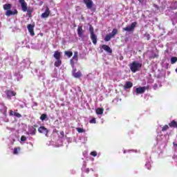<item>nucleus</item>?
<instances>
[{"mask_svg": "<svg viewBox=\"0 0 177 177\" xmlns=\"http://www.w3.org/2000/svg\"><path fill=\"white\" fill-rule=\"evenodd\" d=\"M102 49H104V50H105L106 52H107L108 53H112L113 50H111V48L105 44H103L102 46Z\"/></svg>", "mask_w": 177, "mask_h": 177, "instance_id": "nucleus-14", "label": "nucleus"}, {"mask_svg": "<svg viewBox=\"0 0 177 177\" xmlns=\"http://www.w3.org/2000/svg\"><path fill=\"white\" fill-rule=\"evenodd\" d=\"M99 156H100V153H98V157H99Z\"/></svg>", "mask_w": 177, "mask_h": 177, "instance_id": "nucleus-50", "label": "nucleus"}, {"mask_svg": "<svg viewBox=\"0 0 177 177\" xmlns=\"http://www.w3.org/2000/svg\"><path fill=\"white\" fill-rule=\"evenodd\" d=\"M111 38H113L111 37V35L110 34L106 35L104 37V41H106V42H109V41H110V39H111Z\"/></svg>", "mask_w": 177, "mask_h": 177, "instance_id": "nucleus-28", "label": "nucleus"}, {"mask_svg": "<svg viewBox=\"0 0 177 177\" xmlns=\"http://www.w3.org/2000/svg\"><path fill=\"white\" fill-rule=\"evenodd\" d=\"M36 132H37V129L35 127H32L29 128L30 135H35Z\"/></svg>", "mask_w": 177, "mask_h": 177, "instance_id": "nucleus-21", "label": "nucleus"}, {"mask_svg": "<svg viewBox=\"0 0 177 177\" xmlns=\"http://www.w3.org/2000/svg\"><path fill=\"white\" fill-rule=\"evenodd\" d=\"M169 126L171 128H177V122L175 120H172L170 123H169Z\"/></svg>", "mask_w": 177, "mask_h": 177, "instance_id": "nucleus-20", "label": "nucleus"}, {"mask_svg": "<svg viewBox=\"0 0 177 177\" xmlns=\"http://www.w3.org/2000/svg\"><path fill=\"white\" fill-rule=\"evenodd\" d=\"M77 35L80 37V38H82L84 35V30H82V27L79 26L77 28Z\"/></svg>", "mask_w": 177, "mask_h": 177, "instance_id": "nucleus-15", "label": "nucleus"}, {"mask_svg": "<svg viewBox=\"0 0 177 177\" xmlns=\"http://www.w3.org/2000/svg\"><path fill=\"white\" fill-rule=\"evenodd\" d=\"M15 15H17V10H8L6 12V16H13Z\"/></svg>", "mask_w": 177, "mask_h": 177, "instance_id": "nucleus-12", "label": "nucleus"}, {"mask_svg": "<svg viewBox=\"0 0 177 177\" xmlns=\"http://www.w3.org/2000/svg\"><path fill=\"white\" fill-rule=\"evenodd\" d=\"M173 146H174V149H177V141L176 140H175L173 142Z\"/></svg>", "mask_w": 177, "mask_h": 177, "instance_id": "nucleus-40", "label": "nucleus"}, {"mask_svg": "<svg viewBox=\"0 0 177 177\" xmlns=\"http://www.w3.org/2000/svg\"><path fill=\"white\" fill-rule=\"evenodd\" d=\"M145 167H146V168H147V169H150L151 168V161H148L145 164Z\"/></svg>", "mask_w": 177, "mask_h": 177, "instance_id": "nucleus-32", "label": "nucleus"}, {"mask_svg": "<svg viewBox=\"0 0 177 177\" xmlns=\"http://www.w3.org/2000/svg\"><path fill=\"white\" fill-rule=\"evenodd\" d=\"M35 106H37V103H35Z\"/></svg>", "mask_w": 177, "mask_h": 177, "instance_id": "nucleus-49", "label": "nucleus"}, {"mask_svg": "<svg viewBox=\"0 0 177 177\" xmlns=\"http://www.w3.org/2000/svg\"><path fill=\"white\" fill-rule=\"evenodd\" d=\"M136 24H138V23L133 22L130 26L124 28L123 31H127L128 32H133V31L135 30V27H136Z\"/></svg>", "mask_w": 177, "mask_h": 177, "instance_id": "nucleus-5", "label": "nucleus"}, {"mask_svg": "<svg viewBox=\"0 0 177 177\" xmlns=\"http://www.w3.org/2000/svg\"><path fill=\"white\" fill-rule=\"evenodd\" d=\"M41 66H44L45 64V61H41Z\"/></svg>", "mask_w": 177, "mask_h": 177, "instance_id": "nucleus-45", "label": "nucleus"}, {"mask_svg": "<svg viewBox=\"0 0 177 177\" xmlns=\"http://www.w3.org/2000/svg\"><path fill=\"white\" fill-rule=\"evenodd\" d=\"M48 118V115H46V114L43 113L41 114V117H40V120L41 121H45V120H46V118Z\"/></svg>", "mask_w": 177, "mask_h": 177, "instance_id": "nucleus-31", "label": "nucleus"}, {"mask_svg": "<svg viewBox=\"0 0 177 177\" xmlns=\"http://www.w3.org/2000/svg\"><path fill=\"white\" fill-rule=\"evenodd\" d=\"M6 94L7 95V97L8 99H10V97L13 96H16V93L13 91L7 90L6 91Z\"/></svg>", "mask_w": 177, "mask_h": 177, "instance_id": "nucleus-9", "label": "nucleus"}, {"mask_svg": "<svg viewBox=\"0 0 177 177\" xmlns=\"http://www.w3.org/2000/svg\"><path fill=\"white\" fill-rule=\"evenodd\" d=\"M10 8H12V5L10 4H6L3 6L4 10H10Z\"/></svg>", "mask_w": 177, "mask_h": 177, "instance_id": "nucleus-26", "label": "nucleus"}, {"mask_svg": "<svg viewBox=\"0 0 177 177\" xmlns=\"http://www.w3.org/2000/svg\"><path fill=\"white\" fill-rule=\"evenodd\" d=\"M14 116L17 117V118H21V115L17 112H15V113H14Z\"/></svg>", "mask_w": 177, "mask_h": 177, "instance_id": "nucleus-38", "label": "nucleus"}, {"mask_svg": "<svg viewBox=\"0 0 177 177\" xmlns=\"http://www.w3.org/2000/svg\"><path fill=\"white\" fill-rule=\"evenodd\" d=\"M73 74L75 78H80L82 75V74L81 73V71L75 72V71H74Z\"/></svg>", "mask_w": 177, "mask_h": 177, "instance_id": "nucleus-19", "label": "nucleus"}, {"mask_svg": "<svg viewBox=\"0 0 177 177\" xmlns=\"http://www.w3.org/2000/svg\"><path fill=\"white\" fill-rule=\"evenodd\" d=\"M30 64V60L24 59L23 62L17 66V68L21 70V71H23L25 68H28Z\"/></svg>", "mask_w": 177, "mask_h": 177, "instance_id": "nucleus-4", "label": "nucleus"}, {"mask_svg": "<svg viewBox=\"0 0 177 177\" xmlns=\"http://www.w3.org/2000/svg\"><path fill=\"white\" fill-rule=\"evenodd\" d=\"M60 135H62V136H64V131H61L60 132Z\"/></svg>", "mask_w": 177, "mask_h": 177, "instance_id": "nucleus-46", "label": "nucleus"}, {"mask_svg": "<svg viewBox=\"0 0 177 177\" xmlns=\"http://www.w3.org/2000/svg\"><path fill=\"white\" fill-rule=\"evenodd\" d=\"M21 78H23V75L21 74H20V73L15 74V80L19 81V80H21Z\"/></svg>", "mask_w": 177, "mask_h": 177, "instance_id": "nucleus-23", "label": "nucleus"}, {"mask_svg": "<svg viewBox=\"0 0 177 177\" xmlns=\"http://www.w3.org/2000/svg\"><path fill=\"white\" fill-rule=\"evenodd\" d=\"M168 129H169V126L167 124L162 127V132H165V131H168Z\"/></svg>", "mask_w": 177, "mask_h": 177, "instance_id": "nucleus-33", "label": "nucleus"}, {"mask_svg": "<svg viewBox=\"0 0 177 177\" xmlns=\"http://www.w3.org/2000/svg\"><path fill=\"white\" fill-rule=\"evenodd\" d=\"M171 64H175L177 62V57H172L170 59Z\"/></svg>", "mask_w": 177, "mask_h": 177, "instance_id": "nucleus-30", "label": "nucleus"}, {"mask_svg": "<svg viewBox=\"0 0 177 177\" xmlns=\"http://www.w3.org/2000/svg\"><path fill=\"white\" fill-rule=\"evenodd\" d=\"M76 131H77V132H78L79 133H85V132H86V130H85V129H82V128H80V127H77V128H76Z\"/></svg>", "mask_w": 177, "mask_h": 177, "instance_id": "nucleus-25", "label": "nucleus"}, {"mask_svg": "<svg viewBox=\"0 0 177 177\" xmlns=\"http://www.w3.org/2000/svg\"><path fill=\"white\" fill-rule=\"evenodd\" d=\"M39 77H45V73L44 72L41 73L40 74H38Z\"/></svg>", "mask_w": 177, "mask_h": 177, "instance_id": "nucleus-41", "label": "nucleus"}, {"mask_svg": "<svg viewBox=\"0 0 177 177\" xmlns=\"http://www.w3.org/2000/svg\"><path fill=\"white\" fill-rule=\"evenodd\" d=\"M89 31H90V38L91 41H93V44L94 45H96L97 44V35L95 34V30L93 29V26H89Z\"/></svg>", "mask_w": 177, "mask_h": 177, "instance_id": "nucleus-3", "label": "nucleus"}, {"mask_svg": "<svg viewBox=\"0 0 177 177\" xmlns=\"http://www.w3.org/2000/svg\"><path fill=\"white\" fill-rule=\"evenodd\" d=\"M27 140V137L26 136H22L21 137V145H24V142H26Z\"/></svg>", "mask_w": 177, "mask_h": 177, "instance_id": "nucleus-27", "label": "nucleus"}, {"mask_svg": "<svg viewBox=\"0 0 177 177\" xmlns=\"http://www.w3.org/2000/svg\"><path fill=\"white\" fill-rule=\"evenodd\" d=\"M49 15H50V11H49V8H47L46 11L41 14V17L46 19V17H49Z\"/></svg>", "mask_w": 177, "mask_h": 177, "instance_id": "nucleus-13", "label": "nucleus"}, {"mask_svg": "<svg viewBox=\"0 0 177 177\" xmlns=\"http://www.w3.org/2000/svg\"><path fill=\"white\" fill-rule=\"evenodd\" d=\"M20 151V148H15L14 149V151H13V154H19V152Z\"/></svg>", "mask_w": 177, "mask_h": 177, "instance_id": "nucleus-35", "label": "nucleus"}, {"mask_svg": "<svg viewBox=\"0 0 177 177\" xmlns=\"http://www.w3.org/2000/svg\"><path fill=\"white\" fill-rule=\"evenodd\" d=\"M129 67L132 73H136L137 71H139L140 68H142V63L138 61H134L130 64Z\"/></svg>", "mask_w": 177, "mask_h": 177, "instance_id": "nucleus-1", "label": "nucleus"}, {"mask_svg": "<svg viewBox=\"0 0 177 177\" xmlns=\"http://www.w3.org/2000/svg\"><path fill=\"white\" fill-rule=\"evenodd\" d=\"M6 110H8V108L6 106H4V112L6 113Z\"/></svg>", "mask_w": 177, "mask_h": 177, "instance_id": "nucleus-47", "label": "nucleus"}, {"mask_svg": "<svg viewBox=\"0 0 177 177\" xmlns=\"http://www.w3.org/2000/svg\"><path fill=\"white\" fill-rule=\"evenodd\" d=\"M124 153H127V151L124 150Z\"/></svg>", "mask_w": 177, "mask_h": 177, "instance_id": "nucleus-48", "label": "nucleus"}, {"mask_svg": "<svg viewBox=\"0 0 177 177\" xmlns=\"http://www.w3.org/2000/svg\"><path fill=\"white\" fill-rule=\"evenodd\" d=\"M65 55L68 56V57H71L73 56V52L71 51H66Z\"/></svg>", "mask_w": 177, "mask_h": 177, "instance_id": "nucleus-34", "label": "nucleus"}, {"mask_svg": "<svg viewBox=\"0 0 177 177\" xmlns=\"http://www.w3.org/2000/svg\"><path fill=\"white\" fill-rule=\"evenodd\" d=\"M38 132H39V133H44L48 137V132H49V130H48L45 127L41 126L38 129Z\"/></svg>", "mask_w": 177, "mask_h": 177, "instance_id": "nucleus-7", "label": "nucleus"}, {"mask_svg": "<svg viewBox=\"0 0 177 177\" xmlns=\"http://www.w3.org/2000/svg\"><path fill=\"white\" fill-rule=\"evenodd\" d=\"M84 3L86 6L87 9H92L93 6V1L92 0H83Z\"/></svg>", "mask_w": 177, "mask_h": 177, "instance_id": "nucleus-8", "label": "nucleus"}, {"mask_svg": "<svg viewBox=\"0 0 177 177\" xmlns=\"http://www.w3.org/2000/svg\"><path fill=\"white\" fill-rule=\"evenodd\" d=\"M78 60V52L75 51L74 53V55L72 58V59H71V63L72 64V66H74V62H77Z\"/></svg>", "mask_w": 177, "mask_h": 177, "instance_id": "nucleus-11", "label": "nucleus"}, {"mask_svg": "<svg viewBox=\"0 0 177 177\" xmlns=\"http://www.w3.org/2000/svg\"><path fill=\"white\" fill-rule=\"evenodd\" d=\"M140 3H143L145 2V0H138Z\"/></svg>", "mask_w": 177, "mask_h": 177, "instance_id": "nucleus-44", "label": "nucleus"}, {"mask_svg": "<svg viewBox=\"0 0 177 177\" xmlns=\"http://www.w3.org/2000/svg\"><path fill=\"white\" fill-rule=\"evenodd\" d=\"M171 9H177V2H174L171 4Z\"/></svg>", "mask_w": 177, "mask_h": 177, "instance_id": "nucleus-36", "label": "nucleus"}, {"mask_svg": "<svg viewBox=\"0 0 177 177\" xmlns=\"http://www.w3.org/2000/svg\"><path fill=\"white\" fill-rule=\"evenodd\" d=\"M146 86H143V87H138L136 88V95H140L142 93H145V92H146Z\"/></svg>", "mask_w": 177, "mask_h": 177, "instance_id": "nucleus-6", "label": "nucleus"}, {"mask_svg": "<svg viewBox=\"0 0 177 177\" xmlns=\"http://www.w3.org/2000/svg\"><path fill=\"white\" fill-rule=\"evenodd\" d=\"M53 57H55V59H56V60H59V59L62 57V55L60 54V52H59V50H57L55 51Z\"/></svg>", "mask_w": 177, "mask_h": 177, "instance_id": "nucleus-17", "label": "nucleus"}, {"mask_svg": "<svg viewBox=\"0 0 177 177\" xmlns=\"http://www.w3.org/2000/svg\"><path fill=\"white\" fill-rule=\"evenodd\" d=\"M90 124H96V118H93L89 121Z\"/></svg>", "mask_w": 177, "mask_h": 177, "instance_id": "nucleus-39", "label": "nucleus"}, {"mask_svg": "<svg viewBox=\"0 0 177 177\" xmlns=\"http://www.w3.org/2000/svg\"><path fill=\"white\" fill-rule=\"evenodd\" d=\"M19 2L21 5V10L23 12H27L28 16H31V13H32V8H28L27 7V3L26 0H19Z\"/></svg>", "mask_w": 177, "mask_h": 177, "instance_id": "nucleus-2", "label": "nucleus"}, {"mask_svg": "<svg viewBox=\"0 0 177 177\" xmlns=\"http://www.w3.org/2000/svg\"><path fill=\"white\" fill-rule=\"evenodd\" d=\"M133 84L131 82H126L124 84V89H129V88H132Z\"/></svg>", "mask_w": 177, "mask_h": 177, "instance_id": "nucleus-18", "label": "nucleus"}, {"mask_svg": "<svg viewBox=\"0 0 177 177\" xmlns=\"http://www.w3.org/2000/svg\"><path fill=\"white\" fill-rule=\"evenodd\" d=\"M165 142V143H167V141H164Z\"/></svg>", "mask_w": 177, "mask_h": 177, "instance_id": "nucleus-51", "label": "nucleus"}, {"mask_svg": "<svg viewBox=\"0 0 177 177\" xmlns=\"http://www.w3.org/2000/svg\"><path fill=\"white\" fill-rule=\"evenodd\" d=\"M91 156H93V157H96L97 156V152L96 151H93L91 152Z\"/></svg>", "mask_w": 177, "mask_h": 177, "instance_id": "nucleus-37", "label": "nucleus"}, {"mask_svg": "<svg viewBox=\"0 0 177 177\" xmlns=\"http://www.w3.org/2000/svg\"><path fill=\"white\" fill-rule=\"evenodd\" d=\"M118 32V30H117V29H113V30H112V32L111 33H109L110 35H111V36L113 37V38H114V37H115V35H116V34Z\"/></svg>", "mask_w": 177, "mask_h": 177, "instance_id": "nucleus-22", "label": "nucleus"}, {"mask_svg": "<svg viewBox=\"0 0 177 177\" xmlns=\"http://www.w3.org/2000/svg\"><path fill=\"white\" fill-rule=\"evenodd\" d=\"M16 112H13V111H10V115H15Z\"/></svg>", "mask_w": 177, "mask_h": 177, "instance_id": "nucleus-42", "label": "nucleus"}, {"mask_svg": "<svg viewBox=\"0 0 177 177\" xmlns=\"http://www.w3.org/2000/svg\"><path fill=\"white\" fill-rule=\"evenodd\" d=\"M55 67H60L62 66V60L60 59H57V61L55 62Z\"/></svg>", "mask_w": 177, "mask_h": 177, "instance_id": "nucleus-24", "label": "nucleus"}, {"mask_svg": "<svg viewBox=\"0 0 177 177\" xmlns=\"http://www.w3.org/2000/svg\"><path fill=\"white\" fill-rule=\"evenodd\" d=\"M53 75V77H54V78H57V73H54L53 75Z\"/></svg>", "mask_w": 177, "mask_h": 177, "instance_id": "nucleus-43", "label": "nucleus"}, {"mask_svg": "<svg viewBox=\"0 0 177 177\" xmlns=\"http://www.w3.org/2000/svg\"><path fill=\"white\" fill-rule=\"evenodd\" d=\"M104 109L103 108H97L95 109L96 115H98L99 118H102V114H103Z\"/></svg>", "mask_w": 177, "mask_h": 177, "instance_id": "nucleus-10", "label": "nucleus"}, {"mask_svg": "<svg viewBox=\"0 0 177 177\" xmlns=\"http://www.w3.org/2000/svg\"><path fill=\"white\" fill-rule=\"evenodd\" d=\"M85 168H86V165L84 164L82 168V172H86V174H88V172H89V169H85Z\"/></svg>", "mask_w": 177, "mask_h": 177, "instance_id": "nucleus-29", "label": "nucleus"}, {"mask_svg": "<svg viewBox=\"0 0 177 177\" xmlns=\"http://www.w3.org/2000/svg\"><path fill=\"white\" fill-rule=\"evenodd\" d=\"M28 30L30 34V35L34 36V26L31 24L28 25Z\"/></svg>", "mask_w": 177, "mask_h": 177, "instance_id": "nucleus-16", "label": "nucleus"}]
</instances>
